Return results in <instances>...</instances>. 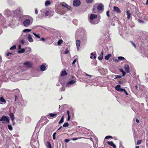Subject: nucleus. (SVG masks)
I'll use <instances>...</instances> for the list:
<instances>
[{"instance_id": "30", "label": "nucleus", "mask_w": 148, "mask_h": 148, "mask_svg": "<svg viewBox=\"0 0 148 148\" xmlns=\"http://www.w3.org/2000/svg\"><path fill=\"white\" fill-rule=\"evenodd\" d=\"M25 52V50L24 49H20V50L18 51V52L19 53H23Z\"/></svg>"}, {"instance_id": "22", "label": "nucleus", "mask_w": 148, "mask_h": 148, "mask_svg": "<svg viewBox=\"0 0 148 148\" xmlns=\"http://www.w3.org/2000/svg\"><path fill=\"white\" fill-rule=\"evenodd\" d=\"M45 145L47 148H52L51 144L48 141H47L45 143Z\"/></svg>"}, {"instance_id": "32", "label": "nucleus", "mask_w": 148, "mask_h": 148, "mask_svg": "<svg viewBox=\"0 0 148 148\" xmlns=\"http://www.w3.org/2000/svg\"><path fill=\"white\" fill-rule=\"evenodd\" d=\"M57 114L56 113H49V115L50 117H54L56 116Z\"/></svg>"}, {"instance_id": "25", "label": "nucleus", "mask_w": 148, "mask_h": 148, "mask_svg": "<svg viewBox=\"0 0 148 148\" xmlns=\"http://www.w3.org/2000/svg\"><path fill=\"white\" fill-rule=\"evenodd\" d=\"M127 19H129L130 17L131 14L130 13V11L128 10L127 11Z\"/></svg>"}, {"instance_id": "1", "label": "nucleus", "mask_w": 148, "mask_h": 148, "mask_svg": "<svg viewBox=\"0 0 148 148\" xmlns=\"http://www.w3.org/2000/svg\"><path fill=\"white\" fill-rule=\"evenodd\" d=\"M100 17L97 18V15L92 14L90 16L89 21L91 24H96L99 23Z\"/></svg>"}, {"instance_id": "31", "label": "nucleus", "mask_w": 148, "mask_h": 148, "mask_svg": "<svg viewBox=\"0 0 148 148\" xmlns=\"http://www.w3.org/2000/svg\"><path fill=\"white\" fill-rule=\"evenodd\" d=\"M87 34H84L82 38V39L84 40H86L87 39Z\"/></svg>"}, {"instance_id": "49", "label": "nucleus", "mask_w": 148, "mask_h": 148, "mask_svg": "<svg viewBox=\"0 0 148 148\" xmlns=\"http://www.w3.org/2000/svg\"><path fill=\"white\" fill-rule=\"evenodd\" d=\"M65 90V88H64L63 87H62L60 88V90L61 91H64Z\"/></svg>"}, {"instance_id": "36", "label": "nucleus", "mask_w": 148, "mask_h": 148, "mask_svg": "<svg viewBox=\"0 0 148 148\" xmlns=\"http://www.w3.org/2000/svg\"><path fill=\"white\" fill-rule=\"evenodd\" d=\"M63 42V41L62 40H59L58 42V45H60Z\"/></svg>"}, {"instance_id": "26", "label": "nucleus", "mask_w": 148, "mask_h": 148, "mask_svg": "<svg viewBox=\"0 0 148 148\" xmlns=\"http://www.w3.org/2000/svg\"><path fill=\"white\" fill-rule=\"evenodd\" d=\"M32 34L35 36V37L36 38H40V34H37L34 32H33Z\"/></svg>"}, {"instance_id": "15", "label": "nucleus", "mask_w": 148, "mask_h": 148, "mask_svg": "<svg viewBox=\"0 0 148 148\" xmlns=\"http://www.w3.org/2000/svg\"><path fill=\"white\" fill-rule=\"evenodd\" d=\"M20 12V10L19 9H17L15 11H13L12 12V14L14 16L17 15Z\"/></svg>"}, {"instance_id": "24", "label": "nucleus", "mask_w": 148, "mask_h": 148, "mask_svg": "<svg viewBox=\"0 0 148 148\" xmlns=\"http://www.w3.org/2000/svg\"><path fill=\"white\" fill-rule=\"evenodd\" d=\"M25 51L26 53L28 52L29 53L31 52V49L30 47H27L25 48Z\"/></svg>"}, {"instance_id": "17", "label": "nucleus", "mask_w": 148, "mask_h": 148, "mask_svg": "<svg viewBox=\"0 0 148 148\" xmlns=\"http://www.w3.org/2000/svg\"><path fill=\"white\" fill-rule=\"evenodd\" d=\"M124 68L125 71L127 73H130V68L129 66L127 64H126L125 65Z\"/></svg>"}, {"instance_id": "54", "label": "nucleus", "mask_w": 148, "mask_h": 148, "mask_svg": "<svg viewBox=\"0 0 148 148\" xmlns=\"http://www.w3.org/2000/svg\"><path fill=\"white\" fill-rule=\"evenodd\" d=\"M20 42L21 44H24L25 43V41L24 40H22Z\"/></svg>"}, {"instance_id": "56", "label": "nucleus", "mask_w": 148, "mask_h": 148, "mask_svg": "<svg viewBox=\"0 0 148 148\" xmlns=\"http://www.w3.org/2000/svg\"><path fill=\"white\" fill-rule=\"evenodd\" d=\"M141 141L140 140H138L137 142V144L139 145L141 144Z\"/></svg>"}, {"instance_id": "13", "label": "nucleus", "mask_w": 148, "mask_h": 148, "mask_svg": "<svg viewBox=\"0 0 148 148\" xmlns=\"http://www.w3.org/2000/svg\"><path fill=\"white\" fill-rule=\"evenodd\" d=\"M27 40L30 42H33L34 39L32 38V36L30 34H28L27 36Z\"/></svg>"}, {"instance_id": "59", "label": "nucleus", "mask_w": 148, "mask_h": 148, "mask_svg": "<svg viewBox=\"0 0 148 148\" xmlns=\"http://www.w3.org/2000/svg\"><path fill=\"white\" fill-rule=\"evenodd\" d=\"M93 57V58L94 59H95L96 58V55L95 53L94 54L92 57Z\"/></svg>"}, {"instance_id": "42", "label": "nucleus", "mask_w": 148, "mask_h": 148, "mask_svg": "<svg viewBox=\"0 0 148 148\" xmlns=\"http://www.w3.org/2000/svg\"><path fill=\"white\" fill-rule=\"evenodd\" d=\"M103 58V56L102 55H100L98 58V59L99 60H102Z\"/></svg>"}, {"instance_id": "46", "label": "nucleus", "mask_w": 148, "mask_h": 148, "mask_svg": "<svg viewBox=\"0 0 148 148\" xmlns=\"http://www.w3.org/2000/svg\"><path fill=\"white\" fill-rule=\"evenodd\" d=\"M112 138V136H107L105 137V139H108L109 138Z\"/></svg>"}, {"instance_id": "58", "label": "nucleus", "mask_w": 148, "mask_h": 148, "mask_svg": "<svg viewBox=\"0 0 148 148\" xmlns=\"http://www.w3.org/2000/svg\"><path fill=\"white\" fill-rule=\"evenodd\" d=\"M109 12L108 11L106 12L107 15L108 17H109Z\"/></svg>"}, {"instance_id": "7", "label": "nucleus", "mask_w": 148, "mask_h": 148, "mask_svg": "<svg viewBox=\"0 0 148 148\" xmlns=\"http://www.w3.org/2000/svg\"><path fill=\"white\" fill-rule=\"evenodd\" d=\"M115 89L119 91L123 92L126 95H128V93L124 88H121L120 85H117L115 87Z\"/></svg>"}, {"instance_id": "33", "label": "nucleus", "mask_w": 148, "mask_h": 148, "mask_svg": "<svg viewBox=\"0 0 148 148\" xmlns=\"http://www.w3.org/2000/svg\"><path fill=\"white\" fill-rule=\"evenodd\" d=\"M64 121V116L61 118L60 121L59 122V124H60L63 122Z\"/></svg>"}, {"instance_id": "50", "label": "nucleus", "mask_w": 148, "mask_h": 148, "mask_svg": "<svg viewBox=\"0 0 148 148\" xmlns=\"http://www.w3.org/2000/svg\"><path fill=\"white\" fill-rule=\"evenodd\" d=\"M131 43L132 45L134 47L136 48V45L133 42H131Z\"/></svg>"}, {"instance_id": "11", "label": "nucleus", "mask_w": 148, "mask_h": 148, "mask_svg": "<svg viewBox=\"0 0 148 148\" xmlns=\"http://www.w3.org/2000/svg\"><path fill=\"white\" fill-rule=\"evenodd\" d=\"M81 4L80 0H74L73 1V5L75 7L79 6Z\"/></svg>"}, {"instance_id": "64", "label": "nucleus", "mask_w": 148, "mask_h": 148, "mask_svg": "<svg viewBox=\"0 0 148 148\" xmlns=\"http://www.w3.org/2000/svg\"><path fill=\"white\" fill-rule=\"evenodd\" d=\"M137 16L138 17L139 16V15H140V12H137Z\"/></svg>"}, {"instance_id": "53", "label": "nucleus", "mask_w": 148, "mask_h": 148, "mask_svg": "<svg viewBox=\"0 0 148 148\" xmlns=\"http://www.w3.org/2000/svg\"><path fill=\"white\" fill-rule=\"evenodd\" d=\"M85 75L86 76H89V79H90L91 78V76H92L91 75L88 74L87 73H86Z\"/></svg>"}, {"instance_id": "47", "label": "nucleus", "mask_w": 148, "mask_h": 148, "mask_svg": "<svg viewBox=\"0 0 148 148\" xmlns=\"http://www.w3.org/2000/svg\"><path fill=\"white\" fill-rule=\"evenodd\" d=\"M69 52V50L68 49H66L65 51L64 52V53L65 54H66L68 53Z\"/></svg>"}, {"instance_id": "35", "label": "nucleus", "mask_w": 148, "mask_h": 148, "mask_svg": "<svg viewBox=\"0 0 148 148\" xmlns=\"http://www.w3.org/2000/svg\"><path fill=\"white\" fill-rule=\"evenodd\" d=\"M51 3L50 1H47L45 2V5L46 6H47L48 5H50Z\"/></svg>"}, {"instance_id": "61", "label": "nucleus", "mask_w": 148, "mask_h": 148, "mask_svg": "<svg viewBox=\"0 0 148 148\" xmlns=\"http://www.w3.org/2000/svg\"><path fill=\"white\" fill-rule=\"evenodd\" d=\"M90 55H91V56H90V58L92 59L93 58L92 56H93V55H94L93 54V53H91Z\"/></svg>"}, {"instance_id": "16", "label": "nucleus", "mask_w": 148, "mask_h": 148, "mask_svg": "<svg viewBox=\"0 0 148 148\" xmlns=\"http://www.w3.org/2000/svg\"><path fill=\"white\" fill-rule=\"evenodd\" d=\"M6 103V101L3 97H0V104H4Z\"/></svg>"}, {"instance_id": "37", "label": "nucleus", "mask_w": 148, "mask_h": 148, "mask_svg": "<svg viewBox=\"0 0 148 148\" xmlns=\"http://www.w3.org/2000/svg\"><path fill=\"white\" fill-rule=\"evenodd\" d=\"M23 104L22 103V102L21 103V106H24L26 104L27 102H26V101H23Z\"/></svg>"}, {"instance_id": "60", "label": "nucleus", "mask_w": 148, "mask_h": 148, "mask_svg": "<svg viewBox=\"0 0 148 148\" xmlns=\"http://www.w3.org/2000/svg\"><path fill=\"white\" fill-rule=\"evenodd\" d=\"M12 54V53H10V52H8V53L7 54H6V56H9L10 55H11Z\"/></svg>"}, {"instance_id": "39", "label": "nucleus", "mask_w": 148, "mask_h": 148, "mask_svg": "<svg viewBox=\"0 0 148 148\" xmlns=\"http://www.w3.org/2000/svg\"><path fill=\"white\" fill-rule=\"evenodd\" d=\"M118 59L119 60H124L125 59L122 56L118 57Z\"/></svg>"}, {"instance_id": "62", "label": "nucleus", "mask_w": 148, "mask_h": 148, "mask_svg": "<svg viewBox=\"0 0 148 148\" xmlns=\"http://www.w3.org/2000/svg\"><path fill=\"white\" fill-rule=\"evenodd\" d=\"M71 119V117L70 115H69L68 116V119H67V121H69Z\"/></svg>"}, {"instance_id": "27", "label": "nucleus", "mask_w": 148, "mask_h": 148, "mask_svg": "<svg viewBox=\"0 0 148 148\" xmlns=\"http://www.w3.org/2000/svg\"><path fill=\"white\" fill-rule=\"evenodd\" d=\"M111 54H108L105 57V59L106 60H108L111 57Z\"/></svg>"}, {"instance_id": "14", "label": "nucleus", "mask_w": 148, "mask_h": 148, "mask_svg": "<svg viewBox=\"0 0 148 148\" xmlns=\"http://www.w3.org/2000/svg\"><path fill=\"white\" fill-rule=\"evenodd\" d=\"M114 10L117 13H120L121 12L119 8L116 6H114L113 7Z\"/></svg>"}, {"instance_id": "48", "label": "nucleus", "mask_w": 148, "mask_h": 148, "mask_svg": "<svg viewBox=\"0 0 148 148\" xmlns=\"http://www.w3.org/2000/svg\"><path fill=\"white\" fill-rule=\"evenodd\" d=\"M133 120L134 121H136V122L137 123H138L139 122V120L138 119H136V118H134V119H133Z\"/></svg>"}, {"instance_id": "21", "label": "nucleus", "mask_w": 148, "mask_h": 148, "mask_svg": "<svg viewBox=\"0 0 148 148\" xmlns=\"http://www.w3.org/2000/svg\"><path fill=\"white\" fill-rule=\"evenodd\" d=\"M80 41L79 40H77L76 41V43L77 46V50H79V47L80 45Z\"/></svg>"}, {"instance_id": "34", "label": "nucleus", "mask_w": 148, "mask_h": 148, "mask_svg": "<svg viewBox=\"0 0 148 148\" xmlns=\"http://www.w3.org/2000/svg\"><path fill=\"white\" fill-rule=\"evenodd\" d=\"M69 124L68 123H65L63 125V127H67L68 126Z\"/></svg>"}, {"instance_id": "45", "label": "nucleus", "mask_w": 148, "mask_h": 148, "mask_svg": "<svg viewBox=\"0 0 148 148\" xmlns=\"http://www.w3.org/2000/svg\"><path fill=\"white\" fill-rule=\"evenodd\" d=\"M73 23L75 24V25L77 24V21L76 19L74 20L73 21Z\"/></svg>"}, {"instance_id": "9", "label": "nucleus", "mask_w": 148, "mask_h": 148, "mask_svg": "<svg viewBox=\"0 0 148 148\" xmlns=\"http://www.w3.org/2000/svg\"><path fill=\"white\" fill-rule=\"evenodd\" d=\"M4 14L7 17H9L11 16L12 13L8 9H6L4 12Z\"/></svg>"}, {"instance_id": "18", "label": "nucleus", "mask_w": 148, "mask_h": 148, "mask_svg": "<svg viewBox=\"0 0 148 148\" xmlns=\"http://www.w3.org/2000/svg\"><path fill=\"white\" fill-rule=\"evenodd\" d=\"M40 70L42 71H44L47 70L46 66L44 64H42L40 66Z\"/></svg>"}, {"instance_id": "51", "label": "nucleus", "mask_w": 148, "mask_h": 148, "mask_svg": "<svg viewBox=\"0 0 148 148\" xmlns=\"http://www.w3.org/2000/svg\"><path fill=\"white\" fill-rule=\"evenodd\" d=\"M40 40L44 42L45 41V39L44 38L42 37L40 39Z\"/></svg>"}, {"instance_id": "44", "label": "nucleus", "mask_w": 148, "mask_h": 148, "mask_svg": "<svg viewBox=\"0 0 148 148\" xmlns=\"http://www.w3.org/2000/svg\"><path fill=\"white\" fill-rule=\"evenodd\" d=\"M86 2L87 3H91L93 1V0H86Z\"/></svg>"}, {"instance_id": "12", "label": "nucleus", "mask_w": 148, "mask_h": 148, "mask_svg": "<svg viewBox=\"0 0 148 148\" xmlns=\"http://www.w3.org/2000/svg\"><path fill=\"white\" fill-rule=\"evenodd\" d=\"M23 65L27 68H31L32 67L31 63L29 62H26L23 64Z\"/></svg>"}, {"instance_id": "2", "label": "nucleus", "mask_w": 148, "mask_h": 148, "mask_svg": "<svg viewBox=\"0 0 148 148\" xmlns=\"http://www.w3.org/2000/svg\"><path fill=\"white\" fill-rule=\"evenodd\" d=\"M60 5L62 7H64V8L61 7V9H62L61 11L60 12H61L60 14H64L66 12V9L71 10L72 9L71 7L69 6L66 3L64 2H62L61 3Z\"/></svg>"}, {"instance_id": "40", "label": "nucleus", "mask_w": 148, "mask_h": 148, "mask_svg": "<svg viewBox=\"0 0 148 148\" xmlns=\"http://www.w3.org/2000/svg\"><path fill=\"white\" fill-rule=\"evenodd\" d=\"M56 133L55 132L53 133V140H55L56 139Z\"/></svg>"}, {"instance_id": "43", "label": "nucleus", "mask_w": 148, "mask_h": 148, "mask_svg": "<svg viewBox=\"0 0 148 148\" xmlns=\"http://www.w3.org/2000/svg\"><path fill=\"white\" fill-rule=\"evenodd\" d=\"M8 129L9 130H12V126L11 125H8Z\"/></svg>"}, {"instance_id": "57", "label": "nucleus", "mask_w": 148, "mask_h": 148, "mask_svg": "<svg viewBox=\"0 0 148 148\" xmlns=\"http://www.w3.org/2000/svg\"><path fill=\"white\" fill-rule=\"evenodd\" d=\"M70 141V140L69 139H65V141L66 143H68Z\"/></svg>"}, {"instance_id": "4", "label": "nucleus", "mask_w": 148, "mask_h": 148, "mask_svg": "<svg viewBox=\"0 0 148 148\" xmlns=\"http://www.w3.org/2000/svg\"><path fill=\"white\" fill-rule=\"evenodd\" d=\"M40 12L42 15L45 14L46 16H52L53 15V12L51 10L45 8L42 9Z\"/></svg>"}, {"instance_id": "6", "label": "nucleus", "mask_w": 148, "mask_h": 148, "mask_svg": "<svg viewBox=\"0 0 148 148\" xmlns=\"http://www.w3.org/2000/svg\"><path fill=\"white\" fill-rule=\"evenodd\" d=\"M139 91L137 93V95L139 97H145L144 94L146 92L147 90L143 86H140L139 87Z\"/></svg>"}, {"instance_id": "55", "label": "nucleus", "mask_w": 148, "mask_h": 148, "mask_svg": "<svg viewBox=\"0 0 148 148\" xmlns=\"http://www.w3.org/2000/svg\"><path fill=\"white\" fill-rule=\"evenodd\" d=\"M77 61V59H75L72 62V64H74Z\"/></svg>"}, {"instance_id": "5", "label": "nucleus", "mask_w": 148, "mask_h": 148, "mask_svg": "<svg viewBox=\"0 0 148 148\" xmlns=\"http://www.w3.org/2000/svg\"><path fill=\"white\" fill-rule=\"evenodd\" d=\"M25 18L27 19L25 20L24 21L23 24L25 27H27L32 24L33 20L32 17L29 16H26Z\"/></svg>"}, {"instance_id": "29", "label": "nucleus", "mask_w": 148, "mask_h": 148, "mask_svg": "<svg viewBox=\"0 0 148 148\" xmlns=\"http://www.w3.org/2000/svg\"><path fill=\"white\" fill-rule=\"evenodd\" d=\"M67 75V73L65 71H63L62 72V73L61 74V76H65Z\"/></svg>"}, {"instance_id": "20", "label": "nucleus", "mask_w": 148, "mask_h": 148, "mask_svg": "<svg viewBox=\"0 0 148 148\" xmlns=\"http://www.w3.org/2000/svg\"><path fill=\"white\" fill-rule=\"evenodd\" d=\"M103 5L101 3L98 6L97 9L99 10H101L103 9Z\"/></svg>"}, {"instance_id": "63", "label": "nucleus", "mask_w": 148, "mask_h": 148, "mask_svg": "<svg viewBox=\"0 0 148 148\" xmlns=\"http://www.w3.org/2000/svg\"><path fill=\"white\" fill-rule=\"evenodd\" d=\"M120 71L122 73H123L124 71L122 69H119Z\"/></svg>"}, {"instance_id": "10", "label": "nucleus", "mask_w": 148, "mask_h": 148, "mask_svg": "<svg viewBox=\"0 0 148 148\" xmlns=\"http://www.w3.org/2000/svg\"><path fill=\"white\" fill-rule=\"evenodd\" d=\"M76 81L75 80H72L69 81L66 85L67 87H69L75 83Z\"/></svg>"}, {"instance_id": "41", "label": "nucleus", "mask_w": 148, "mask_h": 148, "mask_svg": "<svg viewBox=\"0 0 148 148\" xmlns=\"http://www.w3.org/2000/svg\"><path fill=\"white\" fill-rule=\"evenodd\" d=\"M121 77V75H115V77L114 78V79H116L117 78H120Z\"/></svg>"}, {"instance_id": "52", "label": "nucleus", "mask_w": 148, "mask_h": 148, "mask_svg": "<svg viewBox=\"0 0 148 148\" xmlns=\"http://www.w3.org/2000/svg\"><path fill=\"white\" fill-rule=\"evenodd\" d=\"M138 21L140 23H144V22L142 20H141L140 19H138Z\"/></svg>"}, {"instance_id": "8", "label": "nucleus", "mask_w": 148, "mask_h": 148, "mask_svg": "<svg viewBox=\"0 0 148 148\" xmlns=\"http://www.w3.org/2000/svg\"><path fill=\"white\" fill-rule=\"evenodd\" d=\"M0 121H2L3 123H4V121L6 123H9V118L8 116H3L0 119Z\"/></svg>"}, {"instance_id": "23", "label": "nucleus", "mask_w": 148, "mask_h": 148, "mask_svg": "<svg viewBox=\"0 0 148 148\" xmlns=\"http://www.w3.org/2000/svg\"><path fill=\"white\" fill-rule=\"evenodd\" d=\"M9 116H10L12 121L13 122L15 118L13 113H10L9 114Z\"/></svg>"}, {"instance_id": "38", "label": "nucleus", "mask_w": 148, "mask_h": 148, "mask_svg": "<svg viewBox=\"0 0 148 148\" xmlns=\"http://www.w3.org/2000/svg\"><path fill=\"white\" fill-rule=\"evenodd\" d=\"M16 46L15 45H14L10 48V49L11 50H14L16 49Z\"/></svg>"}, {"instance_id": "19", "label": "nucleus", "mask_w": 148, "mask_h": 148, "mask_svg": "<svg viewBox=\"0 0 148 148\" xmlns=\"http://www.w3.org/2000/svg\"><path fill=\"white\" fill-rule=\"evenodd\" d=\"M107 143L110 146H112L113 148H116V145L113 143L112 141H109L107 142Z\"/></svg>"}, {"instance_id": "3", "label": "nucleus", "mask_w": 148, "mask_h": 148, "mask_svg": "<svg viewBox=\"0 0 148 148\" xmlns=\"http://www.w3.org/2000/svg\"><path fill=\"white\" fill-rule=\"evenodd\" d=\"M137 106L132 108L133 110L136 113L140 112L141 110L144 109V104L143 103L140 104L137 103Z\"/></svg>"}, {"instance_id": "28", "label": "nucleus", "mask_w": 148, "mask_h": 148, "mask_svg": "<svg viewBox=\"0 0 148 148\" xmlns=\"http://www.w3.org/2000/svg\"><path fill=\"white\" fill-rule=\"evenodd\" d=\"M31 31V30L30 29H25L23 31V32L24 33H28L30 32Z\"/></svg>"}]
</instances>
